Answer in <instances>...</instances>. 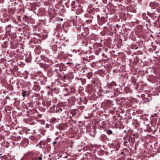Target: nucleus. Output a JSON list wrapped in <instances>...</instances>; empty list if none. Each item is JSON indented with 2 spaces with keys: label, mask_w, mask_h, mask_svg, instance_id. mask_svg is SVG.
<instances>
[{
  "label": "nucleus",
  "mask_w": 160,
  "mask_h": 160,
  "mask_svg": "<svg viewBox=\"0 0 160 160\" xmlns=\"http://www.w3.org/2000/svg\"><path fill=\"white\" fill-rule=\"evenodd\" d=\"M33 160H37V159L36 158H35L33 159Z\"/></svg>",
  "instance_id": "obj_12"
},
{
  "label": "nucleus",
  "mask_w": 160,
  "mask_h": 160,
  "mask_svg": "<svg viewBox=\"0 0 160 160\" xmlns=\"http://www.w3.org/2000/svg\"><path fill=\"white\" fill-rule=\"evenodd\" d=\"M53 143L54 144H55L56 143V142L55 141H54L53 142Z\"/></svg>",
  "instance_id": "obj_11"
},
{
  "label": "nucleus",
  "mask_w": 160,
  "mask_h": 160,
  "mask_svg": "<svg viewBox=\"0 0 160 160\" xmlns=\"http://www.w3.org/2000/svg\"><path fill=\"white\" fill-rule=\"evenodd\" d=\"M142 18L144 20H150L151 19L153 20L156 19L157 16L154 13H151L148 12H147V14L145 13H143L142 14Z\"/></svg>",
  "instance_id": "obj_1"
},
{
  "label": "nucleus",
  "mask_w": 160,
  "mask_h": 160,
  "mask_svg": "<svg viewBox=\"0 0 160 160\" xmlns=\"http://www.w3.org/2000/svg\"><path fill=\"white\" fill-rule=\"evenodd\" d=\"M160 19V15L158 16V19H157V20H158V19Z\"/></svg>",
  "instance_id": "obj_10"
},
{
  "label": "nucleus",
  "mask_w": 160,
  "mask_h": 160,
  "mask_svg": "<svg viewBox=\"0 0 160 160\" xmlns=\"http://www.w3.org/2000/svg\"><path fill=\"white\" fill-rule=\"evenodd\" d=\"M76 2L75 1H73L71 3L72 8H75L76 7Z\"/></svg>",
  "instance_id": "obj_5"
},
{
  "label": "nucleus",
  "mask_w": 160,
  "mask_h": 160,
  "mask_svg": "<svg viewBox=\"0 0 160 160\" xmlns=\"http://www.w3.org/2000/svg\"><path fill=\"white\" fill-rule=\"evenodd\" d=\"M102 18H104V17H102Z\"/></svg>",
  "instance_id": "obj_15"
},
{
  "label": "nucleus",
  "mask_w": 160,
  "mask_h": 160,
  "mask_svg": "<svg viewBox=\"0 0 160 160\" xmlns=\"http://www.w3.org/2000/svg\"><path fill=\"white\" fill-rule=\"evenodd\" d=\"M36 146L40 148H43L45 147V143L43 142L40 141L38 144L36 145Z\"/></svg>",
  "instance_id": "obj_3"
},
{
  "label": "nucleus",
  "mask_w": 160,
  "mask_h": 160,
  "mask_svg": "<svg viewBox=\"0 0 160 160\" xmlns=\"http://www.w3.org/2000/svg\"><path fill=\"white\" fill-rule=\"evenodd\" d=\"M108 10L110 12L111 14H114L116 10V7L113 6H111L108 8Z\"/></svg>",
  "instance_id": "obj_2"
},
{
  "label": "nucleus",
  "mask_w": 160,
  "mask_h": 160,
  "mask_svg": "<svg viewBox=\"0 0 160 160\" xmlns=\"http://www.w3.org/2000/svg\"><path fill=\"white\" fill-rule=\"evenodd\" d=\"M71 20H75L78 19V17L75 14H73L71 16Z\"/></svg>",
  "instance_id": "obj_4"
},
{
  "label": "nucleus",
  "mask_w": 160,
  "mask_h": 160,
  "mask_svg": "<svg viewBox=\"0 0 160 160\" xmlns=\"http://www.w3.org/2000/svg\"><path fill=\"white\" fill-rule=\"evenodd\" d=\"M22 95L23 97H25L26 95V91L24 90H22Z\"/></svg>",
  "instance_id": "obj_6"
},
{
  "label": "nucleus",
  "mask_w": 160,
  "mask_h": 160,
  "mask_svg": "<svg viewBox=\"0 0 160 160\" xmlns=\"http://www.w3.org/2000/svg\"><path fill=\"white\" fill-rule=\"evenodd\" d=\"M80 9H81V12H80H80H83V11L82 10V9L81 8H80Z\"/></svg>",
  "instance_id": "obj_13"
},
{
  "label": "nucleus",
  "mask_w": 160,
  "mask_h": 160,
  "mask_svg": "<svg viewBox=\"0 0 160 160\" xmlns=\"http://www.w3.org/2000/svg\"><path fill=\"white\" fill-rule=\"evenodd\" d=\"M60 20H62V18H61V19H60Z\"/></svg>",
  "instance_id": "obj_14"
},
{
  "label": "nucleus",
  "mask_w": 160,
  "mask_h": 160,
  "mask_svg": "<svg viewBox=\"0 0 160 160\" xmlns=\"http://www.w3.org/2000/svg\"><path fill=\"white\" fill-rule=\"evenodd\" d=\"M100 16L99 15L97 16V19L98 20H99L100 18Z\"/></svg>",
  "instance_id": "obj_9"
},
{
  "label": "nucleus",
  "mask_w": 160,
  "mask_h": 160,
  "mask_svg": "<svg viewBox=\"0 0 160 160\" xmlns=\"http://www.w3.org/2000/svg\"><path fill=\"white\" fill-rule=\"evenodd\" d=\"M112 133V132L111 130H109L107 132V133L108 134H111Z\"/></svg>",
  "instance_id": "obj_7"
},
{
  "label": "nucleus",
  "mask_w": 160,
  "mask_h": 160,
  "mask_svg": "<svg viewBox=\"0 0 160 160\" xmlns=\"http://www.w3.org/2000/svg\"><path fill=\"white\" fill-rule=\"evenodd\" d=\"M37 159V160H42V158L41 157H40L39 158H36Z\"/></svg>",
  "instance_id": "obj_8"
}]
</instances>
